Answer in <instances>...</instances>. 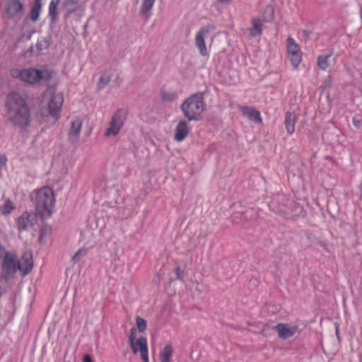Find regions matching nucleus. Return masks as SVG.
I'll return each instance as SVG.
<instances>
[{
  "mask_svg": "<svg viewBox=\"0 0 362 362\" xmlns=\"http://www.w3.org/2000/svg\"><path fill=\"white\" fill-rule=\"evenodd\" d=\"M82 124L83 121L80 118H77L76 120L72 122L71 128L69 132V138L72 142H75L78 140L80 135Z\"/></svg>",
  "mask_w": 362,
  "mask_h": 362,
  "instance_id": "obj_17",
  "label": "nucleus"
},
{
  "mask_svg": "<svg viewBox=\"0 0 362 362\" xmlns=\"http://www.w3.org/2000/svg\"><path fill=\"white\" fill-rule=\"evenodd\" d=\"M83 362H93L90 356L89 355H85L83 356Z\"/></svg>",
  "mask_w": 362,
  "mask_h": 362,
  "instance_id": "obj_31",
  "label": "nucleus"
},
{
  "mask_svg": "<svg viewBox=\"0 0 362 362\" xmlns=\"http://www.w3.org/2000/svg\"><path fill=\"white\" fill-rule=\"evenodd\" d=\"M112 76V71L107 70L104 71L99 79V81L97 84V88L98 90L103 89L111 81Z\"/></svg>",
  "mask_w": 362,
  "mask_h": 362,
  "instance_id": "obj_20",
  "label": "nucleus"
},
{
  "mask_svg": "<svg viewBox=\"0 0 362 362\" xmlns=\"http://www.w3.org/2000/svg\"><path fill=\"white\" fill-rule=\"evenodd\" d=\"M40 10H41L40 4H37V5H33V7L30 12V18L33 21L35 22L38 19L40 13Z\"/></svg>",
  "mask_w": 362,
  "mask_h": 362,
  "instance_id": "obj_26",
  "label": "nucleus"
},
{
  "mask_svg": "<svg viewBox=\"0 0 362 362\" xmlns=\"http://www.w3.org/2000/svg\"><path fill=\"white\" fill-rule=\"evenodd\" d=\"M36 216L33 214L24 212L18 218L17 226L20 231L31 229L36 223Z\"/></svg>",
  "mask_w": 362,
  "mask_h": 362,
  "instance_id": "obj_12",
  "label": "nucleus"
},
{
  "mask_svg": "<svg viewBox=\"0 0 362 362\" xmlns=\"http://www.w3.org/2000/svg\"><path fill=\"white\" fill-rule=\"evenodd\" d=\"M262 22L259 19L252 21V27L250 29V35L253 36L259 35L262 33Z\"/></svg>",
  "mask_w": 362,
  "mask_h": 362,
  "instance_id": "obj_24",
  "label": "nucleus"
},
{
  "mask_svg": "<svg viewBox=\"0 0 362 362\" xmlns=\"http://www.w3.org/2000/svg\"><path fill=\"white\" fill-rule=\"evenodd\" d=\"M37 4L41 5V0H35L34 5H37Z\"/></svg>",
  "mask_w": 362,
  "mask_h": 362,
  "instance_id": "obj_34",
  "label": "nucleus"
},
{
  "mask_svg": "<svg viewBox=\"0 0 362 362\" xmlns=\"http://www.w3.org/2000/svg\"><path fill=\"white\" fill-rule=\"evenodd\" d=\"M177 97V95L175 92L162 91L161 93V98L164 101H173L175 100Z\"/></svg>",
  "mask_w": 362,
  "mask_h": 362,
  "instance_id": "obj_27",
  "label": "nucleus"
},
{
  "mask_svg": "<svg viewBox=\"0 0 362 362\" xmlns=\"http://www.w3.org/2000/svg\"><path fill=\"white\" fill-rule=\"evenodd\" d=\"M221 3L225 4H229L231 3L232 0H218Z\"/></svg>",
  "mask_w": 362,
  "mask_h": 362,
  "instance_id": "obj_33",
  "label": "nucleus"
},
{
  "mask_svg": "<svg viewBox=\"0 0 362 362\" xmlns=\"http://www.w3.org/2000/svg\"><path fill=\"white\" fill-rule=\"evenodd\" d=\"M36 211L42 218L49 217L52 214L55 198L52 189L49 187H42L36 191L35 199Z\"/></svg>",
  "mask_w": 362,
  "mask_h": 362,
  "instance_id": "obj_3",
  "label": "nucleus"
},
{
  "mask_svg": "<svg viewBox=\"0 0 362 362\" xmlns=\"http://www.w3.org/2000/svg\"><path fill=\"white\" fill-rule=\"evenodd\" d=\"M286 47L288 58L292 65L297 68L302 60V54L298 45L293 38L288 37L286 42Z\"/></svg>",
  "mask_w": 362,
  "mask_h": 362,
  "instance_id": "obj_9",
  "label": "nucleus"
},
{
  "mask_svg": "<svg viewBox=\"0 0 362 362\" xmlns=\"http://www.w3.org/2000/svg\"><path fill=\"white\" fill-rule=\"evenodd\" d=\"M17 264L18 272L25 276L28 274L32 269L33 266V255L30 252H25L21 257V259H17Z\"/></svg>",
  "mask_w": 362,
  "mask_h": 362,
  "instance_id": "obj_11",
  "label": "nucleus"
},
{
  "mask_svg": "<svg viewBox=\"0 0 362 362\" xmlns=\"http://www.w3.org/2000/svg\"><path fill=\"white\" fill-rule=\"evenodd\" d=\"M189 133V125L188 122L185 120H180L176 128L175 132V139L180 142L183 141Z\"/></svg>",
  "mask_w": 362,
  "mask_h": 362,
  "instance_id": "obj_15",
  "label": "nucleus"
},
{
  "mask_svg": "<svg viewBox=\"0 0 362 362\" xmlns=\"http://www.w3.org/2000/svg\"><path fill=\"white\" fill-rule=\"evenodd\" d=\"M49 14L53 18L56 16L57 14V4L54 3L53 1H51L49 6Z\"/></svg>",
  "mask_w": 362,
  "mask_h": 362,
  "instance_id": "obj_30",
  "label": "nucleus"
},
{
  "mask_svg": "<svg viewBox=\"0 0 362 362\" xmlns=\"http://www.w3.org/2000/svg\"><path fill=\"white\" fill-rule=\"evenodd\" d=\"M240 110L242 111L244 116L247 117L250 120L257 124H260L262 122L260 114L259 111L255 109L250 107L243 106L240 107Z\"/></svg>",
  "mask_w": 362,
  "mask_h": 362,
  "instance_id": "obj_16",
  "label": "nucleus"
},
{
  "mask_svg": "<svg viewBox=\"0 0 362 362\" xmlns=\"http://www.w3.org/2000/svg\"><path fill=\"white\" fill-rule=\"evenodd\" d=\"M127 119V112L122 109L117 110L112 115L106 129L105 136L106 137L115 136L119 134Z\"/></svg>",
  "mask_w": 362,
  "mask_h": 362,
  "instance_id": "obj_8",
  "label": "nucleus"
},
{
  "mask_svg": "<svg viewBox=\"0 0 362 362\" xmlns=\"http://www.w3.org/2000/svg\"><path fill=\"white\" fill-rule=\"evenodd\" d=\"M175 272H176V274H177V279H182V276H181V274H180V267H177V268L175 269Z\"/></svg>",
  "mask_w": 362,
  "mask_h": 362,
  "instance_id": "obj_32",
  "label": "nucleus"
},
{
  "mask_svg": "<svg viewBox=\"0 0 362 362\" xmlns=\"http://www.w3.org/2000/svg\"><path fill=\"white\" fill-rule=\"evenodd\" d=\"M334 62V57L331 54H322L318 57L317 64L320 69L327 71Z\"/></svg>",
  "mask_w": 362,
  "mask_h": 362,
  "instance_id": "obj_18",
  "label": "nucleus"
},
{
  "mask_svg": "<svg viewBox=\"0 0 362 362\" xmlns=\"http://www.w3.org/2000/svg\"><path fill=\"white\" fill-rule=\"evenodd\" d=\"M3 195L0 193V201ZM14 209V206L10 200H6L2 205H0V215H8Z\"/></svg>",
  "mask_w": 362,
  "mask_h": 362,
  "instance_id": "obj_22",
  "label": "nucleus"
},
{
  "mask_svg": "<svg viewBox=\"0 0 362 362\" xmlns=\"http://www.w3.org/2000/svg\"><path fill=\"white\" fill-rule=\"evenodd\" d=\"M274 16V8L272 6L267 5L265 7L263 18L264 21H270L273 18Z\"/></svg>",
  "mask_w": 362,
  "mask_h": 362,
  "instance_id": "obj_25",
  "label": "nucleus"
},
{
  "mask_svg": "<svg viewBox=\"0 0 362 362\" xmlns=\"http://www.w3.org/2000/svg\"><path fill=\"white\" fill-rule=\"evenodd\" d=\"M5 8L7 14L13 17L23 12V6L19 0H6Z\"/></svg>",
  "mask_w": 362,
  "mask_h": 362,
  "instance_id": "obj_14",
  "label": "nucleus"
},
{
  "mask_svg": "<svg viewBox=\"0 0 362 362\" xmlns=\"http://www.w3.org/2000/svg\"><path fill=\"white\" fill-rule=\"evenodd\" d=\"M274 328L279 338L282 339H287L293 337L298 329V326L286 323H279Z\"/></svg>",
  "mask_w": 362,
  "mask_h": 362,
  "instance_id": "obj_13",
  "label": "nucleus"
},
{
  "mask_svg": "<svg viewBox=\"0 0 362 362\" xmlns=\"http://www.w3.org/2000/svg\"><path fill=\"white\" fill-rule=\"evenodd\" d=\"M87 254V251L85 249H79L76 254L73 256L72 260L76 263L78 262L81 257L86 256Z\"/></svg>",
  "mask_w": 362,
  "mask_h": 362,
  "instance_id": "obj_29",
  "label": "nucleus"
},
{
  "mask_svg": "<svg viewBox=\"0 0 362 362\" xmlns=\"http://www.w3.org/2000/svg\"><path fill=\"white\" fill-rule=\"evenodd\" d=\"M172 354L173 346L170 344H166L160 352V362H170Z\"/></svg>",
  "mask_w": 362,
  "mask_h": 362,
  "instance_id": "obj_23",
  "label": "nucleus"
},
{
  "mask_svg": "<svg viewBox=\"0 0 362 362\" xmlns=\"http://www.w3.org/2000/svg\"><path fill=\"white\" fill-rule=\"evenodd\" d=\"M136 322L140 332H144L146 329V321L144 318L137 317Z\"/></svg>",
  "mask_w": 362,
  "mask_h": 362,
  "instance_id": "obj_28",
  "label": "nucleus"
},
{
  "mask_svg": "<svg viewBox=\"0 0 362 362\" xmlns=\"http://www.w3.org/2000/svg\"><path fill=\"white\" fill-rule=\"evenodd\" d=\"M5 107L8 119L14 125L21 128L27 127L30 123V110L24 98L16 92L8 94Z\"/></svg>",
  "mask_w": 362,
  "mask_h": 362,
  "instance_id": "obj_1",
  "label": "nucleus"
},
{
  "mask_svg": "<svg viewBox=\"0 0 362 362\" xmlns=\"http://www.w3.org/2000/svg\"><path fill=\"white\" fill-rule=\"evenodd\" d=\"M10 74L14 78L20 79L30 84L37 83L41 81H46L52 77L51 72L46 69H13L11 70Z\"/></svg>",
  "mask_w": 362,
  "mask_h": 362,
  "instance_id": "obj_4",
  "label": "nucleus"
},
{
  "mask_svg": "<svg viewBox=\"0 0 362 362\" xmlns=\"http://www.w3.org/2000/svg\"><path fill=\"white\" fill-rule=\"evenodd\" d=\"M155 1L156 0H142L140 14L148 18L151 16L150 12L154 5Z\"/></svg>",
  "mask_w": 362,
  "mask_h": 362,
  "instance_id": "obj_19",
  "label": "nucleus"
},
{
  "mask_svg": "<svg viewBox=\"0 0 362 362\" xmlns=\"http://www.w3.org/2000/svg\"><path fill=\"white\" fill-rule=\"evenodd\" d=\"M18 272L17 258L14 253L6 252L0 245V279L8 281Z\"/></svg>",
  "mask_w": 362,
  "mask_h": 362,
  "instance_id": "obj_6",
  "label": "nucleus"
},
{
  "mask_svg": "<svg viewBox=\"0 0 362 362\" xmlns=\"http://www.w3.org/2000/svg\"><path fill=\"white\" fill-rule=\"evenodd\" d=\"M129 340L133 351L134 353L139 352L141 358L144 362H149L146 339L144 337H140L134 341L132 334Z\"/></svg>",
  "mask_w": 362,
  "mask_h": 362,
  "instance_id": "obj_10",
  "label": "nucleus"
},
{
  "mask_svg": "<svg viewBox=\"0 0 362 362\" xmlns=\"http://www.w3.org/2000/svg\"><path fill=\"white\" fill-rule=\"evenodd\" d=\"M214 30L215 27L213 25L208 24L202 27L195 35L194 45L202 57L209 55L206 47V40L210 38L211 44L212 43L214 39L211 37V33Z\"/></svg>",
  "mask_w": 362,
  "mask_h": 362,
  "instance_id": "obj_7",
  "label": "nucleus"
},
{
  "mask_svg": "<svg viewBox=\"0 0 362 362\" xmlns=\"http://www.w3.org/2000/svg\"><path fill=\"white\" fill-rule=\"evenodd\" d=\"M296 116L293 113L287 112L285 119V127L288 134H291L295 131Z\"/></svg>",
  "mask_w": 362,
  "mask_h": 362,
  "instance_id": "obj_21",
  "label": "nucleus"
},
{
  "mask_svg": "<svg viewBox=\"0 0 362 362\" xmlns=\"http://www.w3.org/2000/svg\"><path fill=\"white\" fill-rule=\"evenodd\" d=\"M64 103V95L62 93H55L53 90H47L43 96L41 110L47 112L54 120L61 117V110Z\"/></svg>",
  "mask_w": 362,
  "mask_h": 362,
  "instance_id": "obj_5",
  "label": "nucleus"
},
{
  "mask_svg": "<svg viewBox=\"0 0 362 362\" xmlns=\"http://www.w3.org/2000/svg\"><path fill=\"white\" fill-rule=\"evenodd\" d=\"M205 103L202 93H196L188 97L180 106L185 117L189 121H199L205 110Z\"/></svg>",
  "mask_w": 362,
  "mask_h": 362,
  "instance_id": "obj_2",
  "label": "nucleus"
}]
</instances>
